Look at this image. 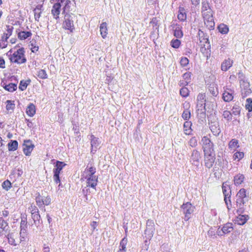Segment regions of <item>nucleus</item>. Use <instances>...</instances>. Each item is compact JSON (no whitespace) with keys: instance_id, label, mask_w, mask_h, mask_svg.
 <instances>
[{"instance_id":"nucleus-1","label":"nucleus","mask_w":252,"mask_h":252,"mask_svg":"<svg viewBox=\"0 0 252 252\" xmlns=\"http://www.w3.org/2000/svg\"><path fill=\"white\" fill-rule=\"evenodd\" d=\"M96 172L95 167L91 166L89 167L88 166L86 168L84 171L83 177L87 180V187L83 189V192L84 195L87 196L88 187H90L93 189H95L98 182V177L94 175Z\"/></svg>"},{"instance_id":"nucleus-2","label":"nucleus","mask_w":252,"mask_h":252,"mask_svg":"<svg viewBox=\"0 0 252 252\" xmlns=\"http://www.w3.org/2000/svg\"><path fill=\"white\" fill-rule=\"evenodd\" d=\"M24 52V49L21 48L16 51H13L12 49H11L6 53V55L8 56L11 62L21 64L26 63L27 61Z\"/></svg>"},{"instance_id":"nucleus-3","label":"nucleus","mask_w":252,"mask_h":252,"mask_svg":"<svg viewBox=\"0 0 252 252\" xmlns=\"http://www.w3.org/2000/svg\"><path fill=\"white\" fill-rule=\"evenodd\" d=\"M201 13L206 27L209 30L213 29L215 27V23L213 17V10L212 9L201 10Z\"/></svg>"},{"instance_id":"nucleus-4","label":"nucleus","mask_w":252,"mask_h":252,"mask_svg":"<svg viewBox=\"0 0 252 252\" xmlns=\"http://www.w3.org/2000/svg\"><path fill=\"white\" fill-rule=\"evenodd\" d=\"M75 16L71 13H65L64 15V20L63 24V28L65 30L70 31V32H73L74 30V20Z\"/></svg>"},{"instance_id":"nucleus-5","label":"nucleus","mask_w":252,"mask_h":252,"mask_svg":"<svg viewBox=\"0 0 252 252\" xmlns=\"http://www.w3.org/2000/svg\"><path fill=\"white\" fill-rule=\"evenodd\" d=\"M35 197L36 205L39 208L45 211L44 206H48L51 203V200L50 196H42L40 194L39 192H37L35 193Z\"/></svg>"},{"instance_id":"nucleus-6","label":"nucleus","mask_w":252,"mask_h":252,"mask_svg":"<svg viewBox=\"0 0 252 252\" xmlns=\"http://www.w3.org/2000/svg\"><path fill=\"white\" fill-rule=\"evenodd\" d=\"M195 210V207L190 202L183 203L181 206V210L185 215L184 220L188 221L191 218V215Z\"/></svg>"},{"instance_id":"nucleus-7","label":"nucleus","mask_w":252,"mask_h":252,"mask_svg":"<svg viewBox=\"0 0 252 252\" xmlns=\"http://www.w3.org/2000/svg\"><path fill=\"white\" fill-rule=\"evenodd\" d=\"M66 165L63 162L60 161H56L55 164V167L53 169L54 176L53 179L56 184L60 183V174L62 170L63 167Z\"/></svg>"},{"instance_id":"nucleus-8","label":"nucleus","mask_w":252,"mask_h":252,"mask_svg":"<svg viewBox=\"0 0 252 252\" xmlns=\"http://www.w3.org/2000/svg\"><path fill=\"white\" fill-rule=\"evenodd\" d=\"M240 85L241 88V95L243 98L249 96L252 91L250 88V84L247 80H240Z\"/></svg>"},{"instance_id":"nucleus-9","label":"nucleus","mask_w":252,"mask_h":252,"mask_svg":"<svg viewBox=\"0 0 252 252\" xmlns=\"http://www.w3.org/2000/svg\"><path fill=\"white\" fill-rule=\"evenodd\" d=\"M204 153L214 152V144L207 136H204L201 140Z\"/></svg>"},{"instance_id":"nucleus-10","label":"nucleus","mask_w":252,"mask_h":252,"mask_svg":"<svg viewBox=\"0 0 252 252\" xmlns=\"http://www.w3.org/2000/svg\"><path fill=\"white\" fill-rule=\"evenodd\" d=\"M155 224L153 220H148L146 223L145 235L147 239L150 240L153 236L155 231Z\"/></svg>"},{"instance_id":"nucleus-11","label":"nucleus","mask_w":252,"mask_h":252,"mask_svg":"<svg viewBox=\"0 0 252 252\" xmlns=\"http://www.w3.org/2000/svg\"><path fill=\"white\" fill-rule=\"evenodd\" d=\"M201 158V155L199 151L194 149L193 150L190 156L189 162L193 166L198 167L199 165L200 160Z\"/></svg>"},{"instance_id":"nucleus-12","label":"nucleus","mask_w":252,"mask_h":252,"mask_svg":"<svg viewBox=\"0 0 252 252\" xmlns=\"http://www.w3.org/2000/svg\"><path fill=\"white\" fill-rule=\"evenodd\" d=\"M204 164L205 166L208 168H211L215 162L216 158L214 152L211 153H204Z\"/></svg>"},{"instance_id":"nucleus-13","label":"nucleus","mask_w":252,"mask_h":252,"mask_svg":"<svg viewBox=\"0 0 252 252\" xmlns=\"http://www.w3.org/2000/svg\"><path fill=\"white\" fill-rule=\"evenodd\" d=\"M34 145L30 140H24L23 144V152L27 156H29L32 151Z\"/></svg>"},{"instance_id":"nucleus-14","label":"nucleus","mask_w":252,"mask_h":252,"mask_svg":"<svg viewBox=\"0 0 252 252\" xmlns=\"http://www.w3.org/2000/svg\"><path fill=\"white\" fill-rule=\"evenodd\" d=\"M223 193L224 195V200L226 205H227V207L228 209H229V207L228 206V203H230V199L229 195V193L231 192L230 190L229 187L225 183H223L222 187Z\"/></svg>"},{"instance_id":"nucleus-15","label":"nucleus","mask_w":252,"mask_h":252,"mask_svg":"<svg viewBox=\"0 0 252 252\" xmlns=\"http://www.w3.org/2000/svg\"><path fill=\"white\" fill-rule=\"evenodd\" d=\"M210 129L213 135L218 136L221 132L218 122H211L210 124Z\"/></svg>"},{"instance_id":"nucleus-16","label":"nucleus","mask_w":252,"mask_h":252,"mask_svg":"<svg viewBox=\"0 0 252 252\" xmlns=\"http://www.w3.org/2000/svg\"><path fill=\"white\" fill-rule=\"evenodd\" d=\"M61 5L59 1L58 2L55 3L53 7L51 10V13L53 15L54 18L58 19L59 18V15L61 12Z\"/></svg>"},{"instance_id":"nucleus-17","label":"nucleus","mask_w":252,"mask_h":252,"mask_svg":"<svg viewBox=\"0 0 252 252\" xmlns=\"http://www.w3.org/2000/svg\"><path fill=\"white\" fill-rule=\"evenodd\" d=\"M198 35L199 36V40L201 46H205L206 43H208V44H209L208 36L205 35L203 31L199 30L198 32Z\"/></svg>"},{"instance_id":"nucleus-18","label":"nucleus","mask_w":252,"mask_h":252,"mask_svg":"<svg viewBox=\"0 0 252 252\" xmlns=\"http://www.w3.org/2000/svg\"><path fill=\"white\" fill-rule=\"evenodd\" d=\"M173 30L174 31V35L178 38H180L183 36V32L181 30L182 27L177 24H173L172 25Z\"/></svg>"},{"instance_id":"nucleus-19","label":"nucleus","mask_w":252,"mask_h":252,"mask_svg":"<svg viewBox=\"0 0 252 252\" xmlns=\"http://www.w3.org/2000/svg\"><path fill=\"white\" fill-rule=\"evenodd\" d=\"M206 96L204 94H199L197 97V106L198 107L203 106L205 109Z\"/></svg>"},{"instance_id":"nucleus-20","label":"nucleus","mask_w":252,"mask_h":252,"mask_svg":"<svg viewBox=\"0 0 252 252\" xmlns=\"http://www.w3.org/2000/svg\"><path fill=\"white\" fill-rule=\"evenodd\" d=\"M249 217L247 215H239L235 219V223L238 225L244 224L247 220Z\"/></svg>"},{"instance_id":"nucleus-21","label":"nucleus","mask_w":252,"mask_h":252,"mask_svg":"<svg viewBox=\"0 0 252 252\" xmlns=\"http://www.w3.org/2000/svg\"><path fill=\"white\" fill-rule=\"evenodd\" d=\"M232 63L233 61L231 60L230 59L225 60L221 63V70L224 71H227L230 67H231V66L232 65Z\"/></svg>"},{"instance_id":"nucleus-22","label":"nucleus","mask_w":252,"mask_h":252,"mask_svg":"<svg viewBox=\"0 0 252 252\" xmlns=\"http://www.w3.org/2000/svg\"><path fill=\"white\" fill-rule=\"evenodd\" d=\"M36 112L35 106L33 103H30L26 109V113L30 117L34 115Z\"/></svg>"},{"instance_id":"nucleus-23","label":"nucleus","mask_w":252,"mask_h":252,"mask_svg":"<svg viewBox=\"0 0 252 252\" xmlns=\"http://www.w3.org/2000/svg\"><path fill=\"white\" fill-rule=\"evenodd\" d=\"M100 34L103 38H105L107 34V26L106 22H103L100 25Z\"/></svg>"},{"instance_id":"nucleus-24","label":"nucleus","mask_w":252,"mask_h":252,"mask_svg":"<svg viewBox=\"0 0 252 252\" xmlns=\"http://www.w3.org/2000/svg\"><path fill=\"white\" fill-rule=\"evenodd\" d=\"M222 233L224 235L228 234L233 230V224L231 223H227L222 227Z\"/></svg>"},{"instance_id":"nucleus-25","label":"nucleus","mask_w":252,"mask_h":252,"mask_svg":"<svg viewBox=\"0 0 252 252\" xmlns=\"http://www.w3.org/2000/svg\"><path fill=\"white\" fill-rule=\"evenodd\" d=\"M42 7V5H38L34 9V15L35 20L38 21L41 16V13L42 12L41 8Z\"/></svg>"},{"instance_id":"nucleus-26","label":"nucleus","mask_w":252,"mask_h":252,"mask_svg":"<svg viewBox=\"0 0 252 252\" xmlns=\"http://www.w3.org/2000/svg\"><path fill=\"white\" fill-rule=\"evenodd\" d=\"M60 3L61 5V7L63 6V12L65 13V11H69L71 1L69 0H59Z\"/></svg>"},{"instance_id":"nucleus-27","label":"nucleus","mask_w":252,"mask_h":252,"mask_svg":"<svg viewBox=\"0 0 252 252\" xmlns=\"http://www.w3.org/2000/svg\"><path fill=\"white\" fill-rule=\"evenodd\" d=\"M21 233H25L27 228V218L23 216L21 217V221L20 223Z\"/></svg>"},{"instance_id":"nucleus-28","label":"nucleus","mask_w":252,"mask_h":252,"mask_svg":"<svg viewBox=\"0 0 252 252\" xmlns=\"http://www.w3.org/2000/svg\"><path fill=\"white\" fill-rule=\"evenodd\" d=\"M2 86L5 89V90L10 92H12L15 91L17 89V85L14 83H9L8 84H6L5 83H3Z\"/></svg>"},{"instance_id":"nucleus-29","label":"nucleus","mask_w":252,"mask_h":252,"mask_svg":"<svg viewBox=\"0 0 252 252\" xmlns=\"http://www.w3.org/2000/svg\"><path fill=\"white\" fill-rule=\"evenodd\" d=\"M91 143L92 149H96L99 144L98 138L95 137L94 135H91ZM95 151V150H94Z\"/></svg>"},{"instance_id":"nucleus-30","label":"nucleus","mask_w":252,"mask_h":252,"mask_svg":"<svg viewBox=\"0 0 252 252\" xmlns=\"http://www.w3.org/2000/svg\"><path fill=\"white\" fill-rule=\"evenodd\" d=\"M31 32H20L18 33V36L21 40H24L32 36Z\"/></svg>"},{"instance_id":"nucleus-31","label":"nucleus","mask_w":252,"mask_h":252,"mask_svg":"<svg viewBox=\"0 0 252 252\" xmlns=\"http://www.w3.org/2000/svg\"><path fill=\"white\" fill-rule=\"evenodd\" d=\"M191 123L190 122L187 121L184 123V133L186 135H189L190 134V132L191 131Z\"/></svg>"},{"instance_id":"nucleus-32","label":"nucleus","mask_w":252,"mask_h":252,"mask_svg":"<svg viewBox=\"0 0 252 252\" xmlns=\"http://www.w3.org/2000/svg\"><path fill=\"white\" fill-rule=\"evenodd\" d=\"M244 176L243 174H238L235 176L234 178V183L235 185L238 186L240 185L244 180Z\"/></svg>"},{"instance_id":"nucleus-33","label":"nucleus","mask_w":252,"mask_h":252,"mask_svg":"<svg viewBox=\"0 0 252 252\" xmlns=\"http://www.w3.org/2000/svg\"><path fill=\"white\" fill-rule=\"evenodd\" d=\"M222 98L224 101L229 102L233 98V95L230 92L224 91L223 93Z\"/></svg>"},{"instance_id":"nucleus-34","label":"nucleus","mask_w":252,"mask_h":252,"mask_svg":"<svg viewBox=\"0 0 252 252\" xmlns=\"http://www.w3.org/2000/svg\"><path fill=\"white\" fill-rule=\"evenodd\" d=\"M18 146V142L16 140H11L8 144L9 151H14L17 150Z\"/></svg>"},{"instance_id":"nucleus-35","label":"nucleus","mask_w":252,"mask_h":252,"mask_svg":"<svg viewBox=\"0 0 252 252\" xmlns=\"http://www.w3.org/2000/svg\"><path fill=\"white\" fill-rule=\"evenodd\" d=\"M219 32L222 34H226L229 31L228 26L224 24H221L218 26Z\"/></svg>"},{"instance_id":"nucleus-36","label":"nucleus","mask_w":252,"mask_h":252,"mask_svg":"<svg viewBox=\"0 0 252 252\" xmlns=\"http://www.w3.org/2000/svg\"><path fill=\"white\" fill-rule=\"evenodd\" d=\"M178 19L181 21H184L187 19V15L183 9H180L178 14Z\"/></svg>"},{"instance_id":"nucleus-37","label":"nucleus","mask_w":252,"mask_h":252,"mask_svg":"<svg viewBox=\"0 0 252 252\" xmlns=\"http://www.w3.org/2000/svg\"><path fill=\"white\" fill-rule=\"evenodd\" d=\"M229 148L234 149L239 147L238 141L235 139H232L228 144Z\"/></svg>"},{"instance_id":"nucleus-38","label":"nucleus","mask_w":252,"mask_h":252,"mask_svg":"<svg viewBox=\"0 0 252 252\" xmlns=\"http://www.w3.org/2000/svg\"><path fill=\"white\" fill-rule=\"evenodd\" d=\"M210 93L214 96H217L219 94L218 88L214 85L210 86L209 88Z\"/></svg>"},{"instance_id":"nucleus-39","label":"nucleus","mask_w":252,"mask_h":252,"mask_svg":"<svg viewBox=\"0 0 252 252\" xmlns=\"http://www.w3.org/2000/svg\"><path fill=\"white\" fill-rule=\"evenodd\" d=\"M197 138L195 136L191 138L188 142L189 145L192 148H195L197 145Z\"/></svg>"},{"instance_id":"nucleus-40","label":"nucleus","mask_w":252,"mask_h":252,"mask_svg":"<svg viewBox=\"0 0 252 252\" xmlns=\"http://www.w3.org/2000/svg\"><path fill=\"white\" fill-rule=\"evenodd\" d=\"M222 116L227 121H230L232 119V113L229 111H224L222 113Z\"/></svg>"},{"instance_id":"nucleus-41","label":"nucleus","mask_w":252,"mask_h":252,"mask_svg":"<svg viewBox=\"0 0 252 252\" xmlns=\"http://www.w3.org/2000/svg\"><path fill=\"white\" fill-rule=\"evenodd\" d=\"M170 45L173 48L177 49L181 45V41L178 39H173L171 40Z\"/></svg>"},{"instance_id":"nucleus-42","label":"nucleus","mask_w":252,"mask_h":252,"mask_svg":"<svg viewBox=\"0 0 252 252\" xmlns=\"http://www.w3.org/2000/svg\"><path fill=\"white\" fill-rule=\"evenodd\" d=\"M32 217L34 221L35 224H37L39 223V221L40 219V216L39 214V212L36 213L32 214Z\"/></svg>"},{"instance_id":"nucleus-43","label":"nucleus","mask_w":252,"mask_h":252,"mask_svg":"<svg viewBox=\"0 0 252 252\" xmlns=\"http://www.w3.org/2000/svg\"><path fill=\"white\" fill-rule=\"evenodd\" d=\"M127 240L126 237H125L121 241L119 246V249L126 250V246L127 244Z\"/></svg>"},{"instance_id":"nucleus-44","label":"nucleus","mask_w":252,"mask_h":252,"mask_svg":"<svg viewBox=\"0 0 252 252\" xmlns=\"http://www.w3.org/2000/svg\"><path fill=\"white\" fill-rule=\"evenodd\" d=\"M201 10H207L209 9H212L210 6V4L208 0H203L202 2Z\"/></svg>"},{"instance_id":"nucleus-45","label":"nucleus","mask_w":252,"mask_h":252,"mask_svg":"<svg viewBox=\"0 0 252 252\" xmlns=\"http://www.w3.org/2000/svg\"><path fill=\"white\" fill-rule=\"evenodd\" d=\"M7 226V222L2 218H0V234L3 232Z\"/></svg>"},{"instance_id":"nucleus-46","label":"nucleus","mask_w":252,"mask_h":252,"mask_svg":"<svg viewBox=\"0 0 252 252\" xmlns=\"http://www.w3.org/2000/svg\"><path fill=\"white\" fill-rule=\"evenodd\" d=\"M2 187L5 190H8L11 187V183L9 180H5L2 183Z\"/></svg>"},{"instance_id":"nucleus-47","label":"nucleus","mask_w":252,"mask_h":252,"mask_svg":"<svg viewBox=\"0 0 252 252\" xmlns=\"http://www.w3.org/2000/svg\"><path fill=\"white\" fill-rule=\"evenodd\" d=\"M244 154L243 152H237L234 154L233 158L234 160L239 161L244 157Z\"/></svg>"},{"instance_id":"nucleus-48","label":"nucleus","mask_w":252,"mask_h":252,"mask_svg":"<svg viewBox=\"0 0 252 252\" xmlns=\"http://www.w3.org/2000/svg\"><path fill=\"white\" fill-rule=\"evenodd\" d=\"M180 94L183 97H186L189 94V91L187 88L183 87L180 91Z\"/></svg>"},{"instance_id":"nucleus-49","label":"nucleus","mask_w":252,"mask_h":252,"mask_svg":"<svg viewBox=\"0 0 252 252\" xmlns=\"http://www.w3.org/2000/svg\"><path fill=\"white\" fill-rule=\"evenodd\" d=\"M6 108L8 111H13L15 108V104L11 100L6 101Z\"/></svg>"},{"instance_id":"nucleus-50","label":"nucleus","mask_w":252,"mask_h":252,"mask_svg":"<svg viewBox=\"0 0 252 252\" xmlns=\"http://www.w3.org/2000/svg\"><path fill=\"white\" fill-rule=\"evenodd\" d=\"M37 76L38 77H39L41 79H46L47 78V74L46 73V72L44 69H40L38 71Z\"/></svg>"},{"instance_id":"nucleus-51","label":"nucleus","mask_w":252,"mask_h":252,"mask_svg":"<svg viewBox=\"0 0 252 252\" xmlns=\"http://www.w3.org/2000/svg\"><path fill=\"white\" fill-rule=\"evenodd\" d=\"M182 118L184 119V120L188 121L189 119L190 118V112L189 110H184L182 115Z\"/></svg>"},{"instance_id":"nucleus-52","label":"nucleus","mask_w":252,"mask_h":252,"mask_svg":"<svg viewBox=\"0 0 252 252\" xmlns=\"http://www.w3.org/2000/svg\"><path fill=\"white\" fill-rule=\"evenodd\" d=\"M246 108L249 111H252V99L247 98L246 100Z\"/></svg>"},{"instance_id":"nucleus-53","label":"nucleus","mask_w":252,"mask_h":252,"mask_svg":"<svg viewBox=\"0 0 252 252\" xmlns=\"http://www.w3.org/2000/svg\"><path fill=\"white\" fill-rule=\"evenodd\" d=\"M232 114L234 115H237L240 114V107L238 105L235 104L231 110Z\"/></svg>"},{"instance_id":"nucleus-54","label":"nucleus","mask_w":252,"mask_h":252,"mask_svg":"<svg viewBox=\"0 0 252 252\" xmlns=\"http://www.w3.org/2000/svg\"><path fill=\"white\" fill-rule=\"evenodd\" d=\"M189 60L186 57H182L180 60V64L183 67H186L189 64Z\"/></svg>"},{"instance_id":"nucleus-55","label":"nucleus","mask_w":252,"mask_h":252,"mask_svg":"<svg viewBox=\"0 0 252 252\" xmlns=\"http://www.w3.org/2000/svg\"><path fill=\"white\" fill-rule=\"evenodd\" d=\"M207 234L208 236L211 238H215L217 237L215 230L213 228H211L208 231Z\"/></svg>"},{"instance_id":"nucleus-56","label":"nucleus","mask_w":252,"mask_h":252,"mask_svg":"<svg viewBox=\"0 0 252 252\" xmlns=\"http://www.w3.org/2000/svg\"><path fill=\"white\" fill-rule=\"evenodd\" d=\"M28 84L27 83V81L24 80L21 81L19 86V89L21 91H24L26 89Z\"/></svg>"},{"instance_id":"nucleus-57","label":"nucleus","mask_w":252,"mask_h":252,"mask_svg":"<svg viewBox=\"0 0 252 252\" xmlns=\"http://www.w3.org/2000/svg\"><path fill=\"white\" fill-rule=\"evenodd\" d=\"M246 189H241L239 190L238 195L239 196V197L241 198H244L246 197Z\"/></svg>"},{"instance_id":"nucleus-58","label":"nucleus","mask_w":252,"mask_h":252,"mask_svg":"<svg viewBox=\"0 0 252 252\" xmlns=\"http://www.w3.org/2000/svg\"><path fill=\"white\" fill-rule=\"evenodd\" d=\"M13 30V27L11 26H7V31L6 33H4L7 36L10 37V36L12 34V31Z\"/></svg>"},{"instance_id":"nucleus-59","label":"nucleus","mask_w":252,"mask_h":252,"mask_svg":"<svg viewBox=\"0 0 252 252\" xmlns=\"http://www.w3.org/2000/svg\"><path fill=\"white\" fill-rule=\"evenodd\" d=\"M30 209L31 210V214H34L39 212L38 208L35 205H31V208Z\"/></svg>"},{"instance_id":"nucleus-60","label":"nucleus","mask_w":252,"mask_h":252,"mask_svg":"<svg viewBox=\"0 0 252 252\" xmlns=\"http://www.w3.org/2000/svg\"><path fill=\"white\" fill-rule=\"evenodd\" d=\"M183 77L185 81H187L189 82V78L190 77V73L186 72L183 74Z\"/></svg>"},{"instance_id":"nucleus-61","label":"nucleus","mask_w":252,"mask_h":252,"mask_svg":"<svg viewBox=\"0 0 252 252\" xmlns=\"http://www.w3.org/2000/svg\"><path fill=\"white\" fill-rule=\"evenodd\" d=\"M9 37L8 36H7L5 33L3 34V35L1 37V39L0 40V43H3V42H6L7 40Z\"/></svg>"},{"instance_id":"nucleus-62","label":"nucleus","mask_w":252,"mask_h":252,"mask_svg":"<svg viewBox=\"0 0 252 252\" xmlns=\"http://www.w3.org/2000/svg\"><path fill=\"white\" fill-rule=\"evenodd\" d=\"M183 108L184 110H189L190 107V104L189 102L186 101L183 104Z\"/></svg>"},{"instance_id":"nucleus-63","label":"nucleus","mask_w":252,"mask_h":252,"mask_svg":"<svg viewBox=\"0 0 252 252\" xmlns=\"http://www.w3.org/2000/svg\"><path fill=\"white\" fill-rule=\"evenodd\" d=\"M0 68H5V61L1 57H0Z\"/></svg>"},{"instance_id":"nucleus-64","label":"nucleus","mask_w":252,"mask_h":252,"mask_svg":"<svg viewBox=\"0 0 252 252\" xmlns=\"http://www.w3.org/2000/svg\"><path fill=\"white\" fill-rule=\"evenodd\" d=\"M216 235L217 234L218 236H221L224 235V233H222V228L220 229V228H219L217 230V231L216 232Z\"/></svg>"}]
</instances>
